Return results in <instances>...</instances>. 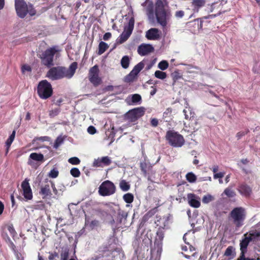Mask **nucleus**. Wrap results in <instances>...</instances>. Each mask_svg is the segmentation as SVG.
Returning <instances> with one entry per match:
<instances>
[{
  "label": "nucleus",
  "mask_w": 260,
  "mask_h": 260,
  "mask_svg": "<svg viewBox=\"0 0 260 260\" xmlns=\"http://www.w3.org/2000/svg\"><path fill=\"white\" fill-rule=\"evenodd\" d=\"M78 67V63L72 62L69 68L63 66H56L51 68L47 72L46 77L51 80H58L63 78L71 79L75 74Z\"/></svg>",
  "instance_id": "obj_1"
},
{
  "label": "nucleus",
  "mask_w": 260,
  "mask_h": 260,
  "mask_svg": "<svg viewBox=\"0 0 260 260\" xmlns=\"http://www.w3.org/2000/svg\"><path fill=\"white\" fill-rule=\"evenodd\" d=\"M61 49L58 46H53L46 49L40 55L41 62L47 67L54 65V58L56 60L60 57Z\"/></svg>",
  "instance_id": "obj_2"
},
{
  "label": "nucleus",
  "mask_w": 260,
  "mask_h": 260,
  "mask_svg": "<svg viewBox=\"0 0 260 260\" xmlns=\"http://www.w3.org/2000/svg\"><path fill=\"white\" fill-rule=\"evenodd\" d=\"M155 15L157 21L162 27L167 25V21L171 16V11L166 9L164 2L161 0H157L155 5Z\"/></svg>",
  "instance_id": "obj_3"
},
{
  "label": "nucleus",
  "mask_w": 260,
  "mask_h": 260,
  "mask_svg": "<svg viewBox=\"0 0 260 260\" xmlns=\"http://www.w3.org/2000/svg\"><path fill=\"white\" fill-rule=\"evenodd\" d=\"M37 92L39 97L42 100H47L51 98L53 90L51 83L47 80L40 81L37 85Z\"/></svg>",
  "instance_id": "obj_4"
},
{
  "label": "nucleus",
  "mask_w": 260,
  "mask_h": 260,
  "mask_svg": "<svg viewBox=\"0 0 260 260\" xmlns=\"http://www.w3.org/2000/svg\"><path fill=\"white\" fill-rule=\"evenodd\" d=\"M229 218L232 219L237 228L241 227L246 218L245 209L241 207L234 208L230 213Z\"/></svg>",
  "instance_id": "obj_5"
},
{
  "label": "nucleus",
  "mask_w": 260,
  "mask_h": 260,
  "mask_svg": "<svg viewBox=\"0 0 260 260\" xmlns=\"http://www.w3.org/2000/svg\"><path fill=\"white\" fill-rule=\"evenodd\" d=\"M166 139L171 146L175 147H180L185 143L183 137L173 130H169L167 132Z\"/></svg>",
  "instance_id": "obj_6"
},
{
  "label": "nucleus",
  "mask_w": 260,
  "mask_h": 260,
  "mask_svg": "<svg viewBox=\"0 0 260 260\" xmlns=\"http://www.w3.org/2000/svg\"><path fill=\"white\" fill-rule=\"evenodd\" d=\"M116 189V186L112 182L106 180L100 185L98 192L101 196H110L115 193Z\"/></svg>",
  "instance_id": "obj_7"
},
{
  "label": "nucleus",
  "mask_w": 260,
  "mask_h": 260,
  "mask_svg": "<svg viewBox=\"0 0 260 260\" xmlns=\"http://www.w3.org/2000/svg\"><path fill=\"white\" fill-rule=\"evenodd\" d=\"M216 16V15H209L202 18H197L193 21L187 23V26L190 30L193 33L202 29L204 26V19H212Z\"/></svg>",
  "instance_id": "obj_8"
},
{
  "label": "nucleus",
  "mask_w": 260,
  "mask_h": 260,
  "mask_svg": "<svg viewBox=\"0 0 260 260\" xmlns=\"http://www.w3.org/2000/svg\"><path fill=\"white\" fill-rule=\"evenodd\" d=\"M134 18H131L129 20L128 25L124 26L123 31L117 39V44H122L129 38L134 29Z\"/></svg>",
  "instance_id": "obj_9"
},
{
  "label": "nucleus",
  "mask_w": 260,
  "mask_h": 260,
  "mask_svg": "<svg viewBox=\"0 0 260 260\" xmlns=\"http://www.w3.org/2000/svg\"><path fill=\"white\" fill-rule=\"evenodd\" d=\"M100 70L98 65H94L89 69L88 78L94 87H98L102 83V79L99 76Z\"/></svg>",
  "instance_id": "obj_10"
},
{
  "label": "nucleus",
  "mask_w": 260,
  "mask_h": 260,
  "mask_svg": "<svg viewBox=\"0 0 260 260\" xmlns=\"http://www.w3.org/2000/svg\"><path fill=\"white\" fill-rule=\"evenodd\" d=\"M145 114L143 107L137 108L129 110L125 114V118L131 122H135Z\"/></svg>",
  "instance_id": "obj_11"
},
{
  "label": "nucleus",
  "mask_w": 260,
  "mask_h": 260,
  "mask_svg": "<svg viewBox=\"0 0 260 260\" xmlns=\"http://www.w3.org/2000/svg\"><path fill=\"white\" fill-rule=\"evenodd\" d=\"M27 5L24 0H15V8L17 15L21 18H24L28 12Z\"/></svg>",
  "instance_id": "obj_12"
},
{
  "label": "nucleus",
  "mask_w": 260,
  "mask_h": 260,
  "mask_svg": "<svg viewBox=\"0 0 260 260\" xmlns=\"http://www.w3.org/2000/svg\"><path fill=\"white\" fill-rule=\"evenodd\" d=\"M170 220L171 215L169 214L166 216H164L163 217L156 215V220L154 222L157 226H159L158 228H161L162 230H164L165 229L169 228Z\"/></svg>",
  "instance_id": "obj_13"
},
{
  "label": "nucleus",
  "mask_w": 260,
  "mask_h": 260,
  "mask_svg": "<svg viewBox=\"0 0 260 260\" xmlns=\"http://www.w3.org/2000/svg\"><path fill=\"white\" fill-rule=\"evenodd\" d=\"M111 163L112 160L111 158L108 156H106L94 159L92 163V167L95 168H103L105 166H109Z\"/></svg>",
  "instance_id": "obj_14"
},
{
  "label": "nucleus",
  "mask_w": 260,
  "mask_h": 260,
  "mask_svg": "<svg viewBox=\"0 0 260 260\" xmlns=\"http://www.w3.org/2000/svg\"><path fill=\"white\" fill-rule=\"evenodd\" d=\"M21 187L23 190V195L27 200H31L32 198V192L28 182V180L25 179L21 183Z\"/></svg>",
  "instance_id": "obj_15"
},
{
  "label": "nucleus",
  "mask_w": 260,
  "mask_h": 260,
  "mask_svg": "<svg viewBox=\"0 0 260 260\" xmlns=\"http://www.w3.org/2000/svg\"><path fill=\"white\" fill-rule=\"evenodd\" d=\"M160 31L156 28H151L147 31L146 37L149 40H157L160 38Z\"/></svg>",
  "instance_id": "obj_16"
},
{
  "label": "nucleus",
  "mask_w": 260,
  "mask_h": 260,
  "mask_svg": "<svg viewBox=\"0 0 260 260\" xmlns=\"http://www.w3.org/2000/svg\"><path fill=\"white\" fill-rule=\"evenodd\" d=\"M238 190L241 195L246 198L250 197L252 193V188L245 183L239 184Z\"/></svg>",
  "instance_id": "obj_17"
},
{
  "label": "nucleus",
  "mask_w": 260,
  "mask_h": 260,
  "mask_svg": "<svg viewBox=\"0 0 260 260\" xmlns=\"http://www.w3.org/2000/svg\"><path fill=\"white\" fill-rule=\"evenodd\" d=\"M244 238L240 241V246L241 253H246L247 251V247L250 242H251V238L248 236V233H246L243 235Z\"/></svg>",
  "instance_id": "obj_18"
},
{
  "label": "nucleus",
  "mask_w": 260,
  "mask_h": 260,
  "mask_svg": "<svg viewBox=\"0 0 260 260\" xmlns=\"http://www.w3.org/2000/svg\"><path fill=\"white\" fill-rule=\"evenodd\" d=\"M153 51L154 48L150 44H142L138 48V52L141 56L146 55Z\"/></svg>",
  "instance_id": "obj_19"
},
{
  "label": "nucleus",
  "mask_w": 260,
  "mask_h": 260,
  "mask_svg": "<svg viewBox=\"0 0 260 260\" xmlns=\"http://www.w3.org/2000/svg\"><path fill=\"white\" fill-rule=\"evenodd\" d=\"M187 200L188 204L192 207L197 208L201 205L199 198L193 193H188Z\"/></svg>",
  "instance_id": "obj_20"
},
{
  "label": "nucleus",
  "mask_w": 260,
  "mask_h": 260,
  "mask_svg": "<svg viewBox=\"0 0 260 260\" xmlns=\"http://www.w3.org/2000/svg\"><path fill=\"white\" fill-rule=\"evenodd\" d=\"M164 235V230H162L161 228H158L154 242V245H156L158 248L161 247Z\"/></svg>",
  "instance_id": "obj_21"
},
{
  "label": "nucleus",
  "mask_w": 260,
  "mask_h": 260,
  "mask_svg": "<svg viewBox=\"0 0 260 260\" xmlns=\"http://www.w3.org/2000/svg\"><path fill=\"white\" fill-rule=\"evenodd\" d=\"M32 160L41 162H43L45 160L43 154L36 152L31 153L29 155V159L28 161V164L31 166L34 164Z\"/></svg>",
  "instance_id": "obj_22"
},
{
  "label": "nucleus",
  "mask_w": 260,
  "mask_h": 260,
  "mask_svg": "<svg viewBox=\"0 0 260 260\" xmlns=\"http://www.w3.org/2000/svg\"><path fill=\"white\" fill-rule=\"evenodd\" d=\"M39 194L42 196L43 199L48 198V197H51L52 193L49 184H47L44 186H42L39 191Z\"/></svg>",
  "instance_id": "obj_23"
},
{
  "label": "nucleus",
  "mask_w": 260,
  "mask_h": 260,
  "mask_svg": "<svg viewBox=\"0 0 260 260\" xmlns=\"http://www.w3.org/2000/svg\"><path fill=\"white\" fill-rule=\"evenodd\" d=\"M205 5V0H193L192 5L193 11L194 13H198L199 9Z\"/></svg>",
  "instance_id": "obj_24"
},
{
  "label": "nucleus",
  "mask_w": 260,
  "mask_h": 260,
  "mask_svg": "<svg viewBox=\"0 0 260 260\" xmlns=\"http://www.w3.org/2000/svg\"><path fill=\"white\" fill-rule=\"evenodd\" d=\"M247 233H248V236L251 238L252 241L260 240V231L256 230H251Z\"/></svg>",
  "instance_id": "obj_25"
},
{
  "label": "nucleus",
  "mask_w": 260,
  "mask_h": 260,
  "mask_svg": "<svg viewBox=\"0 0 260 260\" xmlns=\"http://www.w3.org/2000/svg\"><path fill=\"white\" fill-rule=\"evenodd\" d=\"M157 208L155 207L148 211L143 217L142 221L147 222L151 217H152L157 212Z\"/></svg>",
  "instance_id": "obj_26"
},
{
  "label": "nucleus",
  "mask_w": 260,
  "mask_h": 260,
  "mask_svg": "<svg viewBox=\"0 0 260 260\" xmlns=\"http://www.w3.org/2000/svg\"><path fill=\"white\" fill-rule=\"evenodd\" d=\"M144 64L142 62H140L136 65L132 71H131L132 74H133L134 76H137L139 73L144 68Z\"/></svg>",
  "instance_id": "obj_27"
},
{
  "label": "nucleus",
  "mask_w": 260,
  "mask_h": 260,
  "mask_svg": "<svg viewBox=\"0 0 260 260\" xmlns=\"http://www.w3.org/2000/svg\"><path fill=\"white\" fill-rule=\"evenodd\" d=\"M109 48V45L104 42H101L99 45V51L98 54L101 55L104 53Z\"/></svg>",
  "instance_id": "obj_28"
},
{
  "label": "nucleus",
  "mask_w": 260,
  "mask_h": 260,
  "mask_svg": "<svg viewBox=\"0 0 260 260\" xmlns=\"http://www.w3.org/2000/svg\"><path fill=\"white\" fill-rule=\"evenodd\" d=\"M129 58L128 56L125 55L122 57L121 59V65L124 69H127L129 64Z\"/></svg>",
  "instance_id": "obj_29"
},
{
  "label": "nucleus",
  "mask_w": 260,
  "mask_h": 260,
  "mask_svg": "<svg viewBox=\"0 0 260 260\" xmlns=\"http://www.w3.org/2000/svg\"><path fill=\"white\" fill-rule=\"evenodd\" d=\"M119 186L123 191H128L130 189V185L125 180H122L120 182Z\"/></svg>",
  "instance_id": "obj_30"
},
{
  "label": "nucleus",
  "mask_w": 260,
  "mask_h": 260,
  "mask_svg": "<svg viewBox=\"0 0 260 260\" xmlns=\"http://www.w3.org/2000/svg\"><path fill=\"white\" fill-rule=\"evenodd\" d=\"M171 77L173 80V84H174L178 80L182 78V76L178 70L174 71L171 74Z\"/></svg>",
  "instance_id": "obj_31"
},
{
  "label": "nucleus",
  "mask_w": 260,
  "mask_h": 260,
  "mask_svg": "<svg viewBox=\"0 0 260 260\" xmlns=\"http://www.w3.org/2000/svg\"><path fill=\"white\" fill-rule=\"evenodd\" d=\"M134 196L131 193H127L123 196V200L128 204L132 203L134 201Z\"/></svg>",
  "instance_id": "obj_32"
},
{
  "label": "nucleus",
  "mask_w": 260,
  "mask_h": 260,
  "mask_svg": "<svg viewBox=\"0 0 260 260\" xmlns=\"http://www.w3.org/2000/svg\"><path fill=\"white\" fill-rule=\"evenodd\" d=\"M186 179L189 182L193 183L196 181L197 178L192 172H189L186 175Z\"/></svg>",
  "instance_id": "obj_33"
},
{
  "label": "nucleus",
  "mask_w": 260,
  "mask_h": 260,
  "mask_svg": "<svg viewBox=\"0 0 260 260\" xmlns=\"http://www.w3.org/2000/svg\"><path fill=\"white\" fill-rule=\"evenodd\" d=\"M223 193L229 198H233L236 196L235 192L230 187L226 188L224 190Z\"/></svg>",
  "instance_id": "obj_34"
},
{
  "label": "nucleus",
  "mask_w": 260,
  "mask_h": 260,
  "mask_svg": "<svg viewBox=\"0 0 260 260\" xmlns=\"http://www.w3.org/2000/svg\"><path fill=\"white\" fill-rule=\"evenodd\" d=\"M154 76L158 79L163 80L167 77V74L162 71L157 70L155 72Z\"/></svg>",
  "instance_id": "obj_35"
},
{
  "label": "nucleus",
  "mask_w": 260,
  "mask_h": 260,
  "mask_svg": "<svg viewBox=\"0 0 260 260\" xmlns=\"http://www.w3.org/2000/svg\"><path fill=\"white\" fill-rule=\"evenodd\" d=\"M169 67V63L166 60H162L158 64V68L162 71L166 70Z\"/></svg>",
  "instance_id": "obj_36"
},
{
  "label": "nucleus",
  "mask_w": 260,
  "mask_h": 260,
  "mask_svg": "<svg viewBox=\"0 0 260 260\" xmlns=\"http://www.w3.org/2000/svg\"><path fill=\"white\" fill-rule=\"evenodd\" d=\"M71 175L75 178L79 177L81 175V172L77 168H73L70 170Z\"/></svg>",
  "instance_id": "obj_37"
},
{
  "label": "nucleus",
  "mask_w": 260,
  "mask_h": 260,
  "mask_svg": "<svg viewBox=\"0 0 260 260\" xmlns=\"http://www.w3.org/2000/svg\"><path fill=\"white\" fill-rule=\"evenodd\" d=\"M136 77V76H134L133 74H132L131 72L129 74L125 77L124 81L127 83L133 82Z\"/></svg>",
  "instance_id": "obj_38"
},
{
  "label": "nucleus",
  "mask_w": 260,
  "mask_h": 260,
  "mask_svg": "<svg viewBox=\"0 0 260 260\" xmlns=\"http://www.w3.org/2000/svg\"><path fill=\"white\" fill-rule=\"evenodd\" d=\"M63 139L61 137H58L55 141L53 147L57 149L58 147L63 143Z\"/></svg>",
  "instance_id": "obj_39"
},
{
  "label": "nucleus",
  "mask_w": 260,
  "mask_h": 260,
  "mask_svg": "<svg viewBox=\"0 0 260 260\" xmlns=\"http://www.w3.org/2000/svg\"><path fill=\"white\" fill-rule=\"evenodd\" d=\"M68 162L73 165H77L80 163V160L77 157H73L69 159Z\"/></svg>",
  "instance_id": "obj_40"
},
{
  "label": "nucleus",
  "mask_w": 260,
  "mask_h": 260,
  "mask_svg": "<svg viewBox=\"0 0 260 260\" xmlns=\"http://www.w3.org/2000/svg\"><path fill=\"white\" fill-rule=\"evenodd\" d=\"M213 200V197L210 194L204 196L202 199V202L205 204H208Z\"/></svg>",
  "instance_id": "obj_41"
},
{
  "label": "nucleus",
  "mask_w": 260,
  "mask_h": 260,
  "mask_svg": "<svg viewBox=\"0 0 260 260\" xmlns=\"http://www.w3.org/2000/svg\"><path fill=\"white\" fill-rule=\"evenodd\" d=\"M142 100L141 96L139 94H134L132 95V101L133 103H137Z\"/></svg>",
  "instance_id": "obj_42"
},
{
  "label": "nucleus",
  "mask_w": 260,
  "mask_h": 260,
  "mask_svg": "<svg viewBox=\"0 0 260 260\" xmlns=\"http://www.w3.org/2000/svg\"><path fill=\"white\" fill-rule=\"evenodd\" d=\"M27 13L31 16H33L36 14V10L34 8L32 5L30 4H28Z\"/></svg>",
  "instance_id": "obj_43"
},
{
  "label": "nucleus",
  "mask_w": 260,
  "mask_h": 260,
  "mask_svg": "<svg viewBox=\"0 0 260 260\" xmlns=\"http://www.w3.org/2000/svg\"><path fill=\"white\" fill-rule=\"evenodd\" d=\"M58 174L59 172L56 169H53L49 172V176L52 178H55L58 176Z\"/></svg>",
  "instance_id": "obj_44"
},
{
  "label": "nucleus",
  "mask_w": 260,
  "mask_h": 260,
  "mask_svg": "<svg viewBox=\"0 0 260 260\" xmlns=\"http://www.w3.org/2000/svg\"><path fill=\"white\" fill-rule=\"evenodd\" d=\"M183 113L184 114V115H185V118L186 119H189L191 122H194L195 123H197V121H196V117L194 116V115H192V116H190L189 117L188 116V115L186 114V113H187V111L186 110L184 109L183 110Z\"/></svg>",
  "instance_id": "obj_45"
},
{
  "label": "nucleus",
  "mask_w": 260,
  "mask_h": 260,
  "mask_svg": "<svg viewBox=\"0 0 260 260\" xmlns=\"http://www.w3.org/2000/svg\"><path fill=\"white\" fill-rule=\"evenodd\" d=\"M13 141H12V140H10L9 138L7 140V141L6 142V145H5V146H6V155H7L8 154V153L9 152L10 148L11 147V145Z\"/></svg>",
  "instance_id": "obj_46"
},
{
  "label": "nucleus",
  "mask_w": 260,
  "mask_h": 260,
  "mask_svg": "<svg viewBox=\"0 0 260 260\" xmlns=\"http://www.w3.org/2000/svg\"><path fill=\"white\" fill-rule=\"evenodd\" d=\"M60 112V109L59 108H56L53 109L52 110L50 111L49 112V116L50 117H54V116L57 115Z\"/></svg>",
  "instance_id": "obj_47"
},
{
  "label": "nucleus",
  "mask_w": 260,
  "mask_h": 260,
  "mask_svg": "<svg viewBox=\"0 0 260 260\" xmlns=\"http://www.w3.org/2000/svg\"><path fill=\"white\" fill-rule=\"evenodd\" d=\"M7 228H8V231L9 232L11 235L13 237H15L17 233L12 225H8Z\"/></svg>",
  "instance_id": "obj_48"
},
{
  "label": "nucleus",
  "mask_w": 260,
  "mask_h": 260,
  "mask_svg": "<svg viewBox=\"0 0 260 260\" xmlns=\"http://www.w3.org/2000/svg\"><path fill=\"white\" fill-rule=\"evenodd\" d=\"M233 247L232 246H229L225 250L224 255L226 256H230L232 255Z\"/></svg>",
  "instance_id": "obj_49"
},
{
  "label": "nucleus",
  "mask_w": 260,
  "mask_h": 260,
  "mask_svg": "<svg viewBox=\"0 0 260 260\" xmlns=\"http://www.w3.org/2000/svg\"><path fill=\"white\" fill-rule=\"evenodd\" d=\"M127 214L124 212H122L121 214L119 213L118 214V218L119 219L120 223H121L123 220H125Z\"/></svg>",
  "instance_id": "obj_50"
},
{
  "label": "nucleus",
  "mask_w": 260,
  "mask_h": 260,
  "mask_svg": "<svg viewBox=\"0 0 260 260\" xmlns=\"http://www.w3.org/2000/svg\"><path fill=\"white\" fill-rule=\"evenodd\" d=\"M147 14L149 16H153L154 14L153 7L152 5H149L146 9Z\"/></svg>",
  "instance_id": "obj_51"
},
{
  "label": "nucleus",
  "mask_w": 260,
  "mask_h": 260,
  "mask_svg": "<svg viewBox=\"0 0 260 260\" xmlns=\"http://www.w3.org/2000/svg\"><path fill=\"white\" fill-rule=\"evenodd\" d=\"M185 13L182 10L177 11L175 13V16L177 18H182L184 16Z\"/></svg>",
  "instance_id": "obj_52"
},
{
  "label": "nucleus",
  "mask_w": 260,
  "mask_h": 260,
  "mask_svg": "<svg viewBox=\"0 0 260 260\" xmlns=\"http://www.w3.org/2000/svg\"><path fill=\"white\" fill-rule=\"evenodd\" d=\"M147 165L146 162H142L140 164V168L141 171L144 173V174L147 173Z\"/></svg>",
  "instance_id": "obj_53"
},
{
  "label": "nucleus",
  "mask_w": 260,
  "mask_h": 260,
  "mask_svg": "<svg viewBox=\"0 0 260 260\" xmlns=\"http://www.w3.org/2000/svg\"><path fill=\"white\" fill-rule=\"evenodd\" d=\"M150 124L153 127H156L158 125V120L156 118H151Z\"/></svg>",
  "instance_id": "obj_54"
},
{
  "label": "nucleus",
  "mask_w": 260,
  "mask_h": 260,
  "mask_svg": "<svg viewBox=\"0 0 260 260\" xmlns=\"http://www.w3.org/2000/svg\"><path fill=\"white\" fill-rule=\"evenodd\" d=\"M99 224V221L98 220L94 219L92 220L89 223V226L93 229L94 228L98 226Z\"/></svg>",
  "instance_id": "obj_55"
},
{
  "label": "nucleus",
  "mask_w": 260,
  "mask_h": 260,
  "mask_svg": "<svg viewBox=\"0 0 260 260\" xmlns=\"http://www.w3.org/2000/svg\"><path fill=\"white\" fill-rule=\"evenodd\" d=\"M224 176V172H219V173H216L214 174L213 178L214 179H221L223 178Z\"/></svg>",
  "instance_id": "obj_56"
},
{
  "label": "nucleus",
  "mask_w": 260,
  "mask_h": 260,
  "mask_svg": "<svg viewBox=\"0 0 260 260\" xmlns=\"http://www.w3.org/2000/svg\"><path fill=\"white\" fill-rule=\"evenodd\" d=\"M246 253H240V256L238 258L237 260H255L254 258H250L246 257L245 254Z\"/></svg>",
  "instance_id": "obj_57"
},
{
  "label": "nucleus",
  "mask_w": 260,
  "mask_h": 260,
  "mask_svg": "<svg viewBox=\"0 0 260 260\" xmlns=\"http://www.w3.org/2000/svg\"><path fill=\"white\" fill-rule=\"evenodd\" d=\"M21 70L23 73H24L25 71L31 72V68L29 66L24 64L23 66H22V67L21 68Z\"/></svg>",
  "instance_id": "obj_58"
},
{
  "label": "nucleus",
  "mask_w": 260,
  "mask_h": 260,
  "mask_svg": "<svg viewBox=\"0 0 260 260\" xmlns=\"http://www.w3.org/2000/svg\"><path fill=\"white\" fill-rule=\"evenodd\" d=\"M87 132L89 134L93 135L96 133V130L93 126L91 125L88 127Z\"/></svg>",
  "instance_id": "obj_59"
},
{
  "label": "nucleus",
  "mask_w": 260,
  "mask_h": 260,
  "mask_svg": "<svg viewBox=\"0 0 260 260\" xmlns=\"http://www.w3.org/2000/svg\"><path fill=\"white\" fill-rule=\"evenodd\" d=\"M69 258V253L68 252H64L61 254V258L60 260H68Z\"/></svg>",
  "instance_id": "obj_60"
},
{
  "label": "nucleus",
  "mask_w": 260,
  "mask_h": 260,
  "mask_svg": "<svg viewBox=\"0 0 260 260\" xmlns=\"http://www.w3.org/2000/svg\"><path fill=\"white\" fill-rule=\"evenodd\" d=\"M112 37V34L111 32H106L103 36V40L105 41H107L109 39H110Z\"/></svg>",
  "instance_id": "obj_61"
},
{
  "label": "nucleus",
  "mask_w": 260,
  "mask_h": 260,
  "mask_svg": "<svg viewBox=\"0 0 260 260\" xmlns=\"http://www.w3.org/2000/svg\"><path fill=\"white\" fill-rule=\"evenodd\" d=\"M7 239L9 242L10 246L13 250H15V248H16V246H15L14 243L11 240L10 238L8 236H7Z\"/></svg>",
  "instance_id": "obj_62"
},
{
  "label": "nucleus",
  "mask_w": 260,
  "mask_h": 260,
  "mask_svg": "<svg viewBox=\"0 0 260 260\" xmlns=\"http://www.w3.org/2000/svg\"><path fill=\"white\" fill-rule=\"evenodd\" d=\"M210 169L212 171V172L214 174H215V173H217V171H218L219 167H218V166H217L216 165H214V166H213L212 168H210Z\"/></svg>",
  "instance_id": "obj_63"
},
{
  "label": "nucleus",
  "mask_w": 260,
  "mask_h": 260,
  "mask_svg": "<svg viewBox=\"0 0 260 260\" xmlns=\"http://www.w3.org/2000/svg\"><path fill=\"white\" fill-rule=\"evenodd\" d=\"M247 134V132H240L237 134L236 137L238 139H240L243 136H245Z\"/></svg>",
  "instance_id": "obj_64"
}]
</instances>
